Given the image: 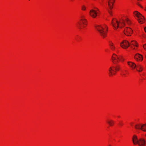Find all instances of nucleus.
<instances>
[{"label":"nucleus","instance_id":"18","mask_svg":"<svg viewBox=\"0 0 146 146\" xmlns=\"http://www.w3.org/2000/svg\"><path fill=\"white\" fill-rule=\"evenodd\" d=\"M136 68V70L139 72H141L143 70V68L140 65H137L136 66V67L135 68Z\"/></svg>","mask_w":146,"mask_h":146},{"label":"nucleus","instance_id":"16","mask_svg":"<svg viewBox=\"0 0 146 146\" xmlns=\"http://www.w3.org/2000/svg\"><path fill=\"white\" fill-rule=\"evenodd\" d=\"M133 14L135 17L136 16L137 17V19L141 17V16L142 15L140 13L137 11H135L133 12Z\"/></svg>","mask_w":146,"mask_h":146},{"label":"nucleus","instance_id":"26","mask_svg":"<svg viewBox=\"0 0 146 146\" xmlns=\"http://www.w3.org/2000/svg\"><path fill=\"white\" fill-rule=\"evenodd\" d=\"M109 13L110 14V15L111 16L112 15V13L111 11H109Z\"/></svg>","mask_w":146,"mask_h":146},{"label":"nucleus","instance_id":"27","mask_svg":"<svg viewBox=\"0 0 146 146\" xmlns=\"http://www.w3.org/2000/svg\"><path fill=\"white\" fill-rule=\"evenodd\" d=\"M144 30H145V32L146 33V27H145L144 28Z\"/></svg>","mask_w":146,"mask_h":146},{"label":"nucleus","instance_id":"4","mask_svg":"<svg viewBox=\"0 0 146 146\" xmlns=\"http://www.w3.org/2000/svg\"><path fill=\"white\" fill-rule=\"evenodd\" d=\"M80 21H82V23L84 25H83L82 24L81 22H78L77 23V25L78 28L80 29H81L82 27L84 28L85 27L84 25H87V21L86 19H82L80 20Z\"/></svg>","mask_w":146,"mask_h":146},{"label":"nucleus","instance_id":"14","mask_svg":"<svg viewBox=\"0 0 146 146\" xmlns=\"http://www.w3.org/2000/svg\"><path fill=\"white\" fill-rule=\"evenodd\" d=\"M132 140L133 143L134 145H136L138 144V140L137 137L136 135H133Z\"/></svg>","mask_w":146,"mask_h":146},{"label":"nucleus","instance_id":"8","mask_svg":"<svg viewBox=\"0 0 146 146\" xmlns=\"http://www.w3.org/2000/svg\"><path fill=\"white\" fill-rule=\"evenodd\" d=\"M135 60L138 62H141L143 60V56L139 54H136L134 56Z\"/></svg>","mask_w":146,"mask_h":146},{"label":"nucleus","instance_id":"13","mask_svg":"<svg viewBox=\"0 0 146 146\" xmlns=\"http://www.w3.org/2000/svg\"><path fill=\"white\" fill-rule=\"evenodd\" d=\"M138 144L139 146H144L145 144V140L143 138H141L138 140Z\"/></svg>","mask_w":146,"mask_h":146},{"label":"nucleus","instance_id":"11","mask_svg":"<svg viewBox=\"0 0 146 146\" xmlns=\"http://www.w3.org/2000/svg\"><path fill=\"white\" fill-rule=\"evenodd\" d=\"M115 0H108V4L109 8L111 9L113 7V5Z\"/></svg>","mask_w":146,"mask_h":146},{"label":"nucleus","instance_id":"7","mask_svg":"<svg viewBox=\"0 0 146 146\" xmlns=\"http://www.w3.org/2000/svg\"><path fill=\"white\" fill-rule=\"evenodd\" d=\"M99 12L98 9L96 7H94L92 9V17L94 18H96Z\"/></svg>","mask_w":146,"mask_h":146},{"label":"nucleus","instance_id":"2","mask_svg":"<svg viewBox=\"0 0 146 146\" xmlns=\"http://www.w3.org/2000/svg\"><path fill=\"white\" fill-rule=\"evenodd\" d=\"M95 28L98 31L100 36L104 38L107 36V33L108 28L107 25L106 24L100 25H95Z\"/></svg>","mask_w":146,"mask_h":146},{"label":"nucleus","instance_id":"20","mask_svg":"<svg viewBox=\"0 0 146 146\" xmlns=\"http://www.w3.org/2000/svg\"><path fill=\"white\" fill-rule=\"evenodd\" d=\"M131 45L135 46L137 47L138 46V45L137 42L135 40H132L131 41Z\"/></svg>","mask_w":146,"mask_h":146},{"label":"nucleus","instance_id":"19","mask_svg":"<svg viewBox=\"0 0 146 146\" xmlns=\"http://www.w3.org/2000/svg\"><path fill=\"white\" fill-rule=\"evenodd\" d=\"M124 60V58L121 56H118V63L120 61L123 62Z\"/></svg>","mask_w":146,"mask_h":146},{"label":"nucleus","instance_id":"23","mask_svg":"<svg viewBox=\"0 0 146 146\" xmlns=\"http://www.w3.org/2000/svg\"><path fill=\"white\" fill-rule=\"evenodd\" d=\"M124 124L123 121H120L119 122V125L120 126H123Z\"/></svg>","mask_w":146,"mask_h":146},{"label":"nucleus","instance_id":"15","mask_svg":"<svg viewBox=\"0 0 146 146\" xmlns=\"http://www.w3.org/2000/svg\"><path fill=\"white\" fill-rule=\"evenodd\" d=\"M137 20L139 23L141 24L144 23L145 22V19L144 17L142 15H141V17L137 19Z\"/></svg>","mask_w":146,"mask_h":146},{"label":"nucleus","instance_id":"12","mask_svg":"<svg viewBox=\"0 0 146 146\" xmlns=\"http://www.w3.org/2000/svg\"><path fill=\"white\" fill-rule=\"evenodd\" d=\"M106 123L109 125L110 126L112 127L115 124V121L112 120L108 119L106 121Z\"/></svg>","mask_w":146,"mask_h":146},{"label":"nucleus","instance_id":"6","mask_svg":"<svg viewBox=\"0 0 146 146\" xmlns=\"http://www.w3.org/2000/svg\"><path fill=\"white\" fill-rule=\"evenodd\" d=\"M124 34L127 36H131L133 33L132 30L130 28L126 27L124 30Z\"/></svg>","mask_w":146,"mask_h":146},{"label":"nucleus","instance_id":"22","mask_svg":"<svg viewBox=\"0 0 146 146\" xmlns=\"http://www.w3.org/2000/svg\"><path fill=\"white\" fill-rule=\"evenodd\" d=\"M142 124H139L136 125L135 126V128L136 129H141V130Z\"/></svg>","mask_w":146,"mask_h":146},{"label":"nucleus","instance_id":"17","mask_svg":"<svg viewBox=\"0 0 146 146\" xmlns=\"http://www.w3.org/2000/svg\"><path fill=\"white\" fill-rule=\"evenodd\" d=\"M109 46L111 50L114 51L115 49V47L114 44L112 42H110Z\"/></svg>","mask_w":146,"mask_h":146},{"label":"nucleus","instance_id":"29","mask_svg":"<svg viewBox=\"0 0 146 146\" xmlns=\"http://www.w3.org/2000/svg\"><path fill=\"white\" fill-rule=\"evenodd\" d=\"M91 12V10H90V13Z\"/></svg>","mask_w":146,"mask_h":146},{"label":"nucleus","instance_id":"3","mask_svg":"<svg viewBox=\"0 0 146 146\" xmlns=\"http://www.w3.org/2000/svg\"><path fill=\"white\" fill-rule=\"evenodd\" d=\"M120 66L119 65L111 66L108 70L109 76L110 77H112L115 75L117 72L120 70Z\"/></svg>","mask_w":146,"mask_h":146},{"label":"nucleus","instance_id":"1","mask_svg":"<svg viewBox=\"0 0 146 146\" xmlns=\"http://www.w3.org/2000/svg\"><path fill=\"white\" fill-rule=\"evenodd\" d=\"M126 21L128 24H130L131 22L127 17H123L119 21L116 19H113L111 21V24L115 29H117L119 27L121 28L125 26V22Z\"/></svg>","mask_w":146,"mask_h":146},{"label":"nucleus","instance_id":"10","mask_svg":"<svg viewBox=\"0 0 146 146\" xmlns=\"http://www.w3.org/2000/svg\"><path fill=\"white\" fill-rule=\"evenodd\" d=\"M112 60L114 64H117L118 63V56L115 54H113L112 56Z\"/></svg>","mask_w":146,"mask_h":146},{"label":"nucleus","instance_id":"30","mask_svg":"<svg viewBox=\"0 0 146 146\" xmlns=\"http://www.w3.org/2000/svg\"><path fill=\"white\" fill-rule=\"evenodd\" d=\"M145 136H146V134H145Z\"/></svg>","mask_w":146,"mask_h":146},{"label":"nucleus","instance_id":"21","mask_svg":"<svg viewBox=\"0 0 146 146\" xmlns=\"http://www.w3.org/2000/svg\"><path fill=\"white\" fill-rule=\"evenodd\" d=\"M141 130L144 132H146V123L143 124H142Z\"/></svg>","mask_w":146,"mask_h":146},{"label":"nucleus","instance_id":"28","mask_svg":"<svg viewBox=\"0 0 146 146\" xmlns=\"http://www.w3.org/2000/svg\"><path fill=\"white\" fill-rule=\"evenodd\" d=\"M108 146H112L111 145H109Z\"/></svg>","mask_w":146,"mask_h":146},{"label":"nucleus","instance_id":"5","mask_svg":"<svg viewBox=\"0 0 146 146\" xmlns=\"http://www.w3.org/2000/svg\"><path fill=\"white\" fill-rule=\"evenodd\" d=\"M129 46V42L126 40H123L120 43L121 47L123 49L127 48Z\"/></svg>","mask_w":146,"mask_h":146},{"label":"nucleus","instance_id":"9","mask_svg":"<svg viewBox=\"0 0 146 146\" xmlns=\"http://www.w3.org/2000/svg\"><path fill=\"white\" fill-rule=\"evenodd\" d=\"M127 64L132 70H134L136 67V64L134 62H128Z\"/></svg>","mask_w":146,"mask_h":146},{"label":"nucleus","instance_id":"25","mask_svg":"<svg viewBox=\"0 0 146 146\" xmlns=\"http://www.w3.org/2000/svg\"><path fill=\"white\" fill-rule=\"evenodd\" d=\"M143 47L144 49L146 51V44L143 45Z\"/></svg>","mask_w":146,"mask_h":146},{"label":"nucleus","instance_id":"24","mask_svg":"<svg viewBox=\"0 0 146 146\" xmlns=\"http://www.w3.org/2000/svg\"><path fill=\"white\" fill-rule=\"evenodd\" d=\"M86 7L84 5H83L82 7V10H85L86 9Z\"/></svg>","mask_w":146,"mask_h":146}]
</instances>
